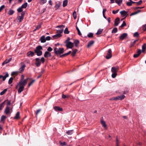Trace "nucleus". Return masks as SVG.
<instances>
[{
  "instance_id": "nucleus-28",
  "label": "nucleus",
  "mask_w": 146,
  "mask_h": 146,
  "mask_svg": "<svg viewBox=\"0 0 146 146\" xmlns=\"http://www.w3.org/2000/svg\"><path fill=\"white\" fill-rule=\"evenodd\" d=\"M15 11L11 9H10L8 11V14L10 15H12L13 14Z\"/></svg>"
},
{
  "instance_id": "nucleus-30",
  "label": "nucleus",
  "mask_w": 146,
  "mask_h": 146,
  "mask_svg": "<svg viewBox=\"0 0 146 146\" xmlns=\"http://www.w3.org/2000/svg\"><path fill=\"white\" fill-rule=\"evenodd\" d=\"M9 76V74L8 73H7L4 76H3V77H2L3 80V81H4L5 80L6 78L7 77H8Z\"/></svg>"
},
{
  "instance_id": "nucleus-44",
  "label": "nucleus",
  "mask_w": 146,
  "mask_h": 146,
  "mask_svg": "<svg viewBox=\"0 0 146 146\" xmlns=\"http://www.w3.org/2000/svg\"><path fill=\"white\" fill-rule=\"evenodd\" d=\"M116 3H117L119 5H120L122 2V0H117L115 1Z\"/></svg>"
},
{
  "instance_id": "nucleus-55",
  "label": "nucleus",
  "mask_w": 146,
  "mask_h": 146,
  "mask_svg": "<svg viewBox=\"0 0 146 146\" xmlns=\"http://www.w3.org/2000/svg\"><path fill=\"white\" fill-rule=\"evenodd\" d=\"M141 52L142 51H141V49H138L137 50V54L139 55L140 54H141Z\"/></svg>"
},
{
  "instance_id": "nucleus-22",
  "label": "nucleus",
  "mask_w": 146,
  "mask_h": 146,
  "mask_svg": "<svg viewBox=\"0 0 146 146\" xmlns=\"http://www.w3.org/2000/svg\"><path fill=\"white\" fill-rule=\"evenodd\" d=\"M94 43V41L93 40H90L88 42L87 47L88 48H89L90 46L92 45Z\"/></svg>"
},
{
  "instance_id": "nucleus-18",
  "label": "nucleus",
  "mask_w": 146,
  "mask_h": 146,
  "mask_svg": "<svg viewBox=\"0 0 146 146\" xmlns=\"http://www.w3.org/2000/svg\"><path fill=\"white\" fill-rule=\"evenodd\" d=\"M10 109L9 108L8 106H7L4 112L6 114H7L9 113Z\"/></svg>"
},
{
  "instance_id": "nucleus-23",
  "label": "nucleus",
  "mask_w": 146,
  "mask_h": 146,
  "mask_svg": "<svg viewBox=\"0 0 146 146\" xmlns=\"http://www.w3.org/2000/svg\"><path fill=\"white\" fill-rule=\"evenodd\" d=\"M101 123L102 125V126L105 128L107 127V125L106 123L103 120H101Z\"/></svg>"
},
{
  "instance_id": "nucleus-58",
  "label": "nucleus",
  "mask_w": 146,
  "mask_h": 146,
  "mask_svg": "<svg viewBox=\"0 0 146 146\" xmlns=\"http://www.w3.org/2000/svg\"><path fill=\"white\" fill-rule=\"evenodd\" d=\"M35 81V80H32L30 83L28 84V87H30L32 84L33 83V82Z\"/></svg>"
},
{
  "instance_id": "nucleus-14",
  "label": "nucleus",
  "mask_w": 146,
  "mask_h": 146,
  "mask_svg": "<svg viewBox=\"0 0 146 146\" xmlns=\"http://www.w3.org/2000/svg\"><path fill=\"white\" fill-rule=\"evenodd\" d=\"M35 55V53L31 51H29L28 52L27 54V56L30 57H32L34 56Z\"/></svg>"
},
{
  "instance_id": "nucleus-42",
  "label": "nucleus",
  "mask_w": 146,
  "mask_h": 146,
  "mask_svg": "<svg viewBox=\"0 0 146 146\" xmlns=\"http://www.w3.org/2000/svg\"><path fill=\"white\" fill-rule=\"evenodd\" d=\"M17 11L19 13H21V12H22L23 11V8L21 7H20L17 9Z\"/></svg>"
},
{
  "instance_id": "nucleus-24",
  "label": "nucleus",
  "mask_w": 146,
  "mask_h": 146,
  "mask_svg": "<svg viewBox=\"0 0 146 146\" xmlns=\"http://www.w3.org/2000/svg\"><path fill=\"white\" fill-rule=\"evenodd\" d=\"M142 52H144L146 49V45L145 44H144L142 46Z\"/></svg>"
},
{
  "instance_id": "nucleus-38",
  "label": "nucleus",
  "mask_w": 146,
  "mask_h": 146,
  "mask_svg": "<svg viewBox=\"0 0 146 146\" xmlns=\"http://www.w3.org/2000/svg\"><path fill=\"white\" fill-rule=\"evenodd\" d=\"M88 38H91L93 37V33H90L87 35Z\"/></svg>"
},
{
  "instance_id": "nucleus-41",
  "label": "nucleus",
  "mask_w": 146,
  "mask_h": 146,
  "mask_svg": "<svg viewBox=\"0 0 146 146\" xmlns=\"http://www.w3.org/2000/svg\"><path fill=\"white\" fill-rule=\"evenodd\" d=\"M7 89H5L3 90L0 93V95H2L4 94L5 93V92H7Z\"/></svg>"
},
{
  "instance_id": "nucleus-31",
  "label": "nucleus",
  "mask_w": 146,
  "mask_h": 146,
  "mask_svg": "<svg viewBox=\"0 0 146 146\" xmlns=\"http://www.w3.org/2000/svg\"><path fill=\"white\" fill-rule=\"evenodd\" d=\"M77 50L76 49H75V50H73L72 51V55L73 56H74L76 53V52L77 51Z\"/></svg>"
},
{
  "instance_id": "nucleus-64",
  "label": "nucleus",
  "mask_w": 146,
  "mask_h": 146,
  "mask_svg": "<svg viewBox=\"0 0 146 146\" xmlns=\"http://www.w3.org/2000/svg\"><path fill=\"white\" fill-rule=\"evenodd\" d=\"M41 27V25H39L37 26L36 27V29L37 30H38Z\"/></svg>"
},
{
  "instance_id": "nucleus-40",
  "label": "nucleus",
  "mask_w": 146,
  "mask_h": 146,
  "mask_svg": "<svg viewBox=\"0 0 146 146\" xmlns=\"http://www.w3.org/2000/svg\"><path fill=\"white\" fill-rule=\"evenodd\" d=\"M103 30V29H99L97 31V33H96V34L97 35H100L102 33V31Z\"/></svg>"
},
{
  "instance_id": "nucleus-57",
  "label": "nucleus",
  "mask_w": 146,
  "mask_h": 146,
  "mask_svg": "<svg viewBox=\"0 0 146 146\" xmlns=\"http://www.w3.org/2000/svg\"><path fill=\"white\" fill-rule=\"evenodd\" d=\"M41 111V109H38L36 110V115H37Z\"/></svg>"
},
{
  "instance_id": "nucleus-12",
  "label": "nucleus",
  "mask_w": 146,
  "mask_h": 146,
  "mask_svg": "<svg viewBox=\"0 0 146 146\" xmlns=\"http://www.w3.org/2000/svg\"><path fill=\"white\" fill-rule=\"evenodd\" d=\"M127 35V34L126 33H123L119 36V38L120 40H123Z\"/></svg>"
},
{
  "instance_id": "nucleus-32",
  "label": "nucleus",
  "mask_w": 146,
  "mask_h": 146,
  "mask_svg": "<svg viewBox=\"0 0 146 146\" xmlns=\"http://www.w3.org/2000/svg\"><path fill=\"white\" fill-rule=\"evenodd\" d=\"M6 118V117L4 115H2L1 118L0 122L4 121Z\"/></svg>"
},
{
  "instance_id": "nucleus-37",
  "label": "nucleus",
  "mask_w": 146,
  "mask_h": 146,
  "mask_svg": "<svg viewBox=\"0 0 146 146\" xmlns=\"http://www.w3.org/2000/svg\"><path fill=\"white\" fill-rule=\"evenodd\" d=\"M41 4H44L47 2V0H38Z\"/></svg>"
},
{
  "instance_id": "nucleus-10",
  "label": "nucleus",
  "mask_w": 146,
  "mask_h": 146,
  "mask_svg": "<svg viewBox=\"0 0 146 146\" xmlns=\"http://www.w3.org/2000/svg\"><path fill=\"white\" fill-rule=\"evenodd\" d=\"M120 13L122 15L123 17H125L124 19L128 15V14L127 13V12L124 10L121 11Z\"/></svg>"
},
{
  "instance_id": "nucleus-50",
  "label": "nucleus",
  "mask_w": 146,
  "mask_h": 146,
  "mask_svg": "<svg viewBox=\"0 0 146 146\" xmlns=\"http://www.w3.org/2000/svg\"><path fill=\"white\" fill-rule=\"evenodd\" d=\"M113 73L112 74L111 76L112 78H114L117 75V74L116 73H114V72H113Z\"/></svg>"
},
{
  "instance_id": "nucleus-36",
  "label": "nucleus",
  "mask_w": 146,
  "mask_h": 146,
  "mask_svg": "<svg viewBox=\"0 0 146 146\" xmlns=\"http://www.w3.org/2000/svg\"><path fill=\"white\" fill-rule=\"evenodd\" d=\"M119 100H121L125 97V96L124 95H122L118 96Z\"/></svg>"
},
{
  "instance_id": "nucleus-7",
  "label": "nucleus",
  "mask_w": 146,
  "mask_h": 146,
  "mask_svg": "<svg viewBox=\"0 0 146 146\" xmlns=\"http://www.w3.org/2000/svg\"><path fill=\"white\" fill-rule=\"evenodd\" d=\"M111 49H109L107 52V54L106 56V58L107 59H109L111 58L112 57L111 54Z\"/></svg>"
},
{
  "instance_id": "nucleus-8",
  "label": "nucleus",
  "mask_w": 146,
  "mask_h": 146,
  "mask_svg": "<svg viewBox=\"0 0 146 146\" xmlns=\"http://www.w3.org/2000/svg\"><path fill=\"white\" fill-rule=\"evenodd\" d=\"M66 46L68 48H72L74 45V43L71 42L66 43Z\"/></svg>"
},
{
  "instance_id": "nucleus-19",
  "label": "nucleus",
  "mask_w": 146,
  "mask_h": 146,
  "mask_svg": "<svg viewBox=\"0 0 146 146\" xmlns=\"http://www.w3.org/2000/svg\"><path fill=\"white\" fill-rule=\"evenodd\" d=\"M119 18H117L116 19L115 21L114 24L115 26H116L118 25L119 23Z\"/></svg>"
},
{
  "instance_id": "nucleus-13",
  "label": "nucleus",
  "mask_w": 146,
  "mask_h": 146,
  "mask_svg": "<svg viewBox=\"0 0 146 146\" xmlns=\"http://www.w3.org/2000/svg\"><path fill=\"white\" fill-rule=\"evenodd\" d=\"M44 56L45 58H49L51 56V54L48 51H46L45 52Z\"/></svg>"
},
{
  "instance_id": "nucleus-25",
  "label": "nucleus",
  "mask_w": 146,
  "mask_h": 146,
  "mask_svg": "<svg viewBox=\"0 0 146 146\" xmlns=\"http://www.w3.org/2000/svg\"><path fill=\"white\" fill-rule=\"evenodd\" d=\"M6 100H5L3 102L0 104V111L2 110L4 107L5 102Z\"/></svg>"
},
{
  "instance_id": "nucleus-43",
  "label": "nucleus",
  "mask_w": 146,
  "mask_h": 146,
  "mask_svg": "<svg viewBox=\"0 0 146 146\" xmlns=\"http://www.w3.org/2000/svg\"><path fill=\"white\" fill-rule=\"evenodd\" d=\"M117 31V29L116 27L114 28L112 31V33H116Z\"/></svg>"
},
{
  "instance_id": "nucleus-29",
  "label": "nucleus",
  "mask_w": 146,
  "mask_h": 146,
  "mask_svg": "<svg viewBox=\"0 0 146 146\" xmlns=\"http://www.w3.org/2000/svg\"><path fill=\"white\" fill-rule=\"evenodd\" d=\"M28 5V3L27 2H26L24 3H23L21 6L23 9V8H26Z\"/></svg>"
},
{
  "instance_id": "nucleus-1",
  "label": "nucleus",
  "mask_w": 146,
  "mask_h": 146,
  "mask_svg": "<svg viewBox=\"0 0 146 146\" xmlns=\"http://www.w3.org/2000/svg\"><path fill=\"white\" fill-rule=\"evenodd\" d=\"M35 64L36 66L38 67L40 65L41 62L43 64L44 63L45 59L44 57H42L40 59L38 58H36L35 59Z\"/></svg>"
},
{
  "instance_id": "nucleus-60",
  "label": "nucleus",
  "mask_w": 146,
  "mask_h": 146,
  "mask_svg": "<svg viewBox=\"0 0 146 146\" xmlns=\"http://www.w3.org/2000/svg\"><path fill=\"white\" fill-rule=\"evenodd\" d=\"M143 29L144 31H146V24L143 26Z\"/></svg>"
},
{
  "instance_id": "nucleus-11",
  "label": "nucleus",
  "mask_w": 146,
  "mask_h": 146,
  "mask_svg": "<svg viewBox=\"0 0 146 146\" xmlns=\"http://www.w3.org/2000/svg\"><path fill=\"white\" fill-rule=\"evenodd\" d=\"M25 66L26 65L25 64L22 65L21 67L20 68L19 72V73H22L24 71Z\"/></svg>"
},
{
  "instance_id": "nucleus-16",
  "label": "nucleus",
  "mask_w": 146,
  "mask_h": 146,
  "mask_svg": "<svg viewBox=\"0 0 146 146\" xmlns=\"http://www.w3.org/2000/svg\"><path fill=\"white\" fill-rule=\"evenodd\" d=\"M24 88V87L23 86H20V87L18 90V92L19 94L21 93L23 91Z\"/></svg>"
},
{
  "instance_id": "nucleus-3",
  "label": "nucleus",
  "mask_w": 146,
  "mask_h": 146,
  "mask_svg": "<svg viewBox=\"0 0 146 146\" xmlns=\"http://www.w3.org/2000/svg\"><path fill=\"white\" fill-rule=\"evenodd\" d=\"M54 52L56 54H61L64 52V49L63 48H60L58 49L55 48L54 49Z\"/></svg>"
},
{
  "instance_id": "nucleus-17",
  "label": "nucleus",
  "mask_w": 146,
  "mask_h": 146,
  "mask_svg": "<svg viewBox=\"0 0 146 146\" xmlns=\"http://www.w3.org/2000/svg\"><path fill=\"white\" fill-rule=\"evenodd\" d=\"M40 40L41 42L44 43L46 41V40L44 36H41L40 38Z\"/></svg>"
},
{
  "instance_id": "nucleus-21",
  "label": "nucleus",
  "mask_w": 146,
  "mask_h": 146,
  "mask_svg": "<svg viewBox=\"0 0 146 146\" xmlns=\"http://www.w3.org/2000/svg\"><path fill=\"white\" fill-rule=\"evenodd\" d=\"M12 60V58H10L9 59H7L6 60H5L3 63V64L4 65L5 64H7L10 61H11Z\"/></svg>"
},
{
  "instance_id": "nucleus-52",
  "label": "nucleus",
  "mask_w": 146,
  "mask_h": 146,
  "mask_svg": "<svg viewBox=\"0 0 146 146\" xmlns=\"http://www.w3.org/2000/svg\"><path fill=\"white\" fill-rule=\"evenodd\" d=\"M69 96H66L64 94H62V98L63 99H65V98H69Z\"/></svg>"
},
{
  "instance_id": "nucleus-51",
  "label": "nucleus",
  "mask_w": 146,
  "mask_h": 146,
  "mask_svg": "<svg viewBox=\"0 0 146 146\" xmlns=\"http://www.w3.org/2000/svg\"><path fill=\"white\" fill-rule=\"evenodd\" d=\"M142 2V0H141L139 1L138 2H136V3H137V5H141Z\"/></svg>"
},
{
  "instance_id": "nucleus-34",
  "label": "nucleus",
  "mask_w": 146,
  "mask_h": 146,
  "mask_svg": "<svg viewBox=\"0 0 146 146\" xmlns=\"http://www.w3.org/2000/svg\"><path fill=\"white\" fill-rule=\"evenodd\" d=\"M68 3V0H65L63 1V6L65 7L66 6Z\"/></svg>"
},
{
  "instance_id": "nucleus-61",
  "label": "nucleus",
  "mask_w": 146,
  "mask_h": 146,
  "mask_svg": "<svg viewBox=\"0 0 146 146\" xmlns=\"http://www.w3.org/2000/svg\"><path fill=\"white\" fill-rule=\"evenodd\" d=\"M60 144L61 145H66V143L65 142H60Z\"/></svg>"
},
{
  "instance_id": "nucleus-35",
  "label": "nucleus",
  "mask_w": 146,
  "mask_h": 146,
  "mask_svg": "<svg viewBox=\"0 0 146 146\" xmlns=\"http://www.w3.org/2000/svg\"><path fill=\"white\" fill-rule=\"evenodd\" d=\"M134 37L137 38L139 36V34L138 32H136L133 34Z\"/></svg>"
},
{
  "instance_id": "nucleus-15",
  "label": "nucleus",
  "mask_w": 146,
  "mask_h": 146,
  "mask_svg": "<svg viewBox=\"0 0 146 146\" xmlns=\"http://www.w3.org/2000/svg\"><path fill=\"white\" fill-rule=\"evenodd\" d=\"M53 108L56 111H62L63 110V109L59 106H55Z\"/></svg>"
},
{
  "instance_id": "nucleus-62",
  "label": "nucleus",
  "mask_w": 146,
  "mask_h": 146,
  "mask_svg": "<svg viewBox=\"0 0 146 146\" xmlns=\"http://www.w3.org/2000/svg\"><path fill=\"white\" fill-rule=\"evenodd\" d=\"M119 11V9H117L116 11L113 10L112 11V13L113 14H115L118 12Z\"/></svg>"
},
{
  "instance_id": "nucleus-33",
  "label": "nucleus",
  "mask_w": 146,
  "mask_h": 146,
  "mask_svg": "<svg viewBox=\"0 0 146 146\" xmlns=\"http://www.w3.org/2000/svg\"><path fill=\"white\" fill-rule=\"evenodd\" d=\"M20 115V113L19 111L17 112L15 116L14 117L15 119H18L19 118Z\"/></svg>"
},
{
  "instance_id": "nucleus-45",
  "label": "nucleus",
  "mask_w": 146,
  "mask_h": 146,
  "mask_svg": "<svg viewBox=\"0 0 146 146\" xmlns=\"http://www.w3.org/2000/svg\"><path fill=\"white\" fill-rule=\"evenodd\" d=\"M13 78L11 77L10 78L8 81V84H11L13 82Z\"/></svg>"
},
{
  "instance_id": "nucleus-56",
  "label": "nucleus",
  "mask_w": 146,
  "mask_h": 146,
  "mask_svg": "<svg viewBox=\"0 0 146 146\" xmlns=\"http://www.w3.org/2000/svg\"><path fill=\"white\" fill-rule=\"evenodd\" d=\"M60 6V4L59 3L57 4L56 5L55 7L56 9H58Z\"/></svg>"
},
{
  "instance_id": "nucleus-39",
  "label": "nucleus",
  "mask_w": 146,
  "mask_h": 146,
  "mask_svg": "<svg viewBox=\"0 0 146 146\" xmlns=\"http://www.w3.org/2000/svg\"><path fill=\"white\" fill-rule=\"evenodd\" d=\"M73 130H69L66 132V133L68 135H71L72 134Z\"/></svg>"
},
{
  "instance_id": "nucleus-53",
  "label": "nucleus",
  "mask_w": 146,
  "mask_h": 146,
  "mask_svg": "<svg viewBox=\"0 0 146 146\" xmlns=\"http://www.w3.org/2000/svg\"><path fill=\"white\" fill-rule=\"evenodd\" d=\"M5 5H3L0 7V12L2 11L5 8Z\"/></svg>"
},
{
  "instance_id": "nucleus-46",
  "label": "nucleus",
  "mask_w": 146,
  "mask_h": 146,
  "mask_svg": "<svg viewBox=\"0 0 146 146\" xmlns=\"http://www.w3.org/2000/svg\"><path fill=\"white\" fill-rule=\"evenodd\" d=\"M64 33L65 34H68L69 33V31H68V29L67 27H66L65 28L64 31Z\"/></svg>"
},
{
  "instance_id": "nucleus-63",
  "label": "nucleus",
  "mask_w": 146,
  "mask_h": 146,
  "mask_svg": "<svg viewBox=\"0 0 146 146\" xmlns=\"http://www.w3.org/2000/svg\"><path fill=\"white\" fill-rule=\"evenodd\" d=\"M127 5L128 6H130L132 5L131 2H128L127 3Z\"/></svg>"
},
{
  "instance_id": "nucleus-59",
  "label": "nucleus",
  "mask_w": 146,
  "mask_h": 146,
  "mask_svg": "<svg viewBox=\"0 0 146 146\" xmlns=\"http://www.w3.org/2000/svg\"><path fill=\"white\" fill-rule=\"evenodd\" d=\"M52 50V49L51 47H49L47 48V51L49 52H51Z\"/></svg>"
},
{
  "instance_id": "nucleus-6",
  "label": "nucleus",
  "mask_w": 146,
  "mask_h": 146,
  "mask_svg": "<svg viewBox=\"0 0 146 146\" xmlns=\"http://www.w3.org/2000/svg\"><path fill=\"white\" fill-rule=\"evenodd\" d=\"M29 79V78H27L26 79L20 81L18 84V85L19 86H23L24 87L27 84V80Z\"/></svg>"
},
{
  "instance_id": "nucleus-20",
  "label": "nucleus",
  "mask_w": 146,
  "mask_h": 146,
  "mask_svg": "<svg viewBox=\"0 0 146 146\" xmlns=\"http://www.w3.org/2000/svg\"><path fill=\"white\" fill-rule=\"evenodd\" d=\"M61 36L62 35H60L57 33L56 35H53L52 37L54 39H56L60 38Z\"/></svg>"
},
{
  "instance_id": "nucleus-4",
  "label": "nucleus",
  "mask_w": 146,
  "mask_h": 146,
  "mask_svg": "<svg viewBox=\"0 0 146 146\" xmlns=\"http://www.w3.org/2000/svg\"><path fill=\"white\" fill-rule=\"evenodd\" d=\"M25 15V11H23L21 13V16H17V20L19 22H21L23 20Z\"/></svg>"
},
{
  "instance_id": "nucleus-27",
  "label": "nucleus",
  "mask_w": 146,
  "mask_h": 146,
  "mask_svg": "<svg viewBox=\"0 0 146 146\" xmlns=\"http://www.w3.org/2000/svg\"><path fill=\"white\" fill-rule=\"evenodd\" d=\"M74 43L75 44V47H77L79 43V41L78 40H75L74 41Z\"/></svg>"
},
{
  "instance_id": "nucleus-54",
  "label": "nucleus",
  "mask_w": 146,
  "mask_h": 146,
  "mask_svg": "<svg viewBox=\"0 0 146 146\" xmlns=\"http://www.w3.org/2000/svg\"><path fill=\"white\" fill-rule=\"evenodd\" d=\"M18 74V72L17 71L13 72L11 73L12 75H17Z\"/></svg>"
},
{
  "instance_id": "nucleus-5",
  "label": "nucleus",
  "mask_w": 146,
  "mask_h": 146,
  "mask_svg": "<svg viewBox=\"0 0 146 146\" xmlns=\"http://www.w3.org/2000/svg\"><path fill=\"white\" fill-rule=\"evenodd\" d=\"M56 28H59L60 29L57 30L56 33L60 35H61V34L62 33L63 31V29L64 26L63 25L58 26L56 27Z\"/></svg>"
},
{
  "instance_id": "nucleus-2",
  "label": "nucleus",
  "mask_w": 146,
  "mask_h": 146,
  "mask_svg": "<svg viewBox=\"0 0 146 146\" xmlns=\"http://www.w3.org/2000/svg\"><path fill=\"white\" fill-rule=\"evenodd\" d=\"M42 49V47L41 46L39 45L36 47L35 50V52L36 53L37 56H39L42 54V52L40 50Z\"/></svg>"
},
{
  "instance_id": "nucleus-9",
  "label": "nucleus",
  "mask_w": 146,
  "mask_h": 146,
  "mask_svg": "<svg viewBox=\"0 0 146 146\" xmlns=\"http://www.w3.org/2000/svg\"><path fill=\"white\" fill-rule=\"evenodd\" d=\"M119 69V67L118 66L115 67H113L111 68V71L112 72L117 73Z\"/></svg>"
},
{
  "instance_id": "nucleus-48",
  "label": "nucleus",
  "mask_w": 146,
  "mask_h": 146,
  "mask_svg": "<svg viewBox=\"0 0 146 146\" xmlns=\"http://www.w3.org/2000/svg\"><path fill=\"white\" fill-rule=\"evenodd\" d=\"M126 25V23L124 21H123V23L122 24H121V26H120V27L121 28H123L124 27V26Z\"/></svg>"
},
{
  "instance_id": "nucleus-47",
  "label": "nucleus",
  "mask_w": 146,
  "mask_h": 146,
  "mask_svg": "<svg viewBox=\"0 0 146 146\" xmlns=\"http://www.w3.org/2000/svg\"><path fill=\"white\" fill-rule=\"evenodd\" d=\"M73 16L74 19H76L77 17L76 13L75 11L73 13Z\"/></svg>"
},
{
  "instance_id": "nucleus-49",
  "label": "nucleus",
  "mask_w": 146,
  "mask_h": 146,
  "mask_svg": "<svg viewBox=\"0 0 146 146\" xmlns=\"http://www.w3.org/2000/svg\"><path fill=\"white\" fill-rule=\"evenodd\" d=\"M135 42H131L130 43V44L129 45V47H132L135 44Z\"/></svg>"
},
{
  "instance_id": "nucleus-26",
  "label": "nucleus",
  "mask_w": 146,
  "mask_h": 146,
  "mask_svg": "<svg viewBox=\"0 0 146 146\" xmlns=\"http://www.w3.org/2000/svg\"><path fill=\"white\" fill-rule=\"evenodd\" d=\"M71 51H70L68 52L65 53V54H64L60 56V57H61V58H62L64 56H65L69 55V54H70L71 53Z\"/></svg>"
}]
</instances>
